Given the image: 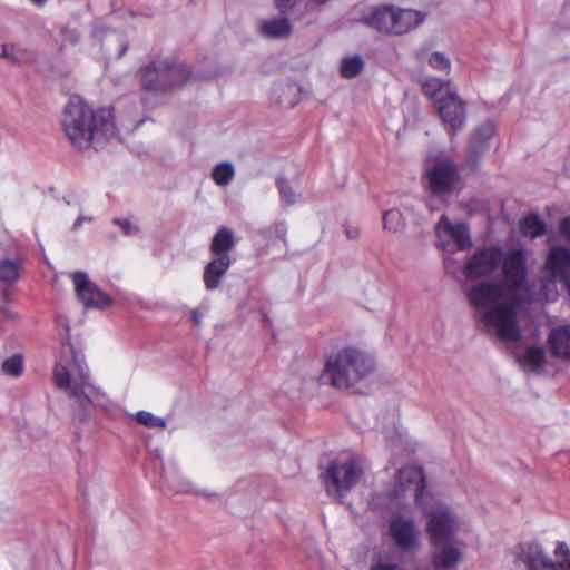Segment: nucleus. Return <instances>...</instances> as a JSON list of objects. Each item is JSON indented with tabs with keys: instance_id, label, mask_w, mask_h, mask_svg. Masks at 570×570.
Listing matches in <instances>:
<instances>
[{
	"instance_id": "37",
	"label": "nucleus",
	"mask_w": 570,
	"mask_h": 570,
	"mask_svg": "<svg viewBox=\"0 0 570 570\" xmlns=\"http://www.w3.org/2000/svg\"><path fill=\"white\" fill-rule=\"evenodd\" d=\"M112 223L117 225L126 236H132L139 232L138 225L128 218H114Z\"/></svg>"
},
{
	"instance_id": "23",
	"label": "nucleus",
	"mask_w": 570,
	"mask_h": 570,
	"mask_svg": "<svg viewBox=\"0 0 570 570\" xmlns=\"http://www.w3.org/2000/svg\"><path fill=\"white\" fill-rule=\"evenodd\" d=\"M495 134V126L492 121H485L478 127L471 138V150L474 156H480L488 147V141Z\"/></svg>"
},
{
	"instance_id": "42",
	"label": "nucleus",
	"mask_w": 570,
	"mask_h": 570,
	"mask_svg": "<svg viewBox=\"0 0 570 570\" xmlns=\"http://www.w3.org/2000/svg\"><path fill=\"white\" fill-rule=\"evenodd\" d=\"M91 222H92V217L79 215L78 218L76 219V222L73 223L72 229L77 230L81 227V225L83 223H91Z\"/></svg>"
},
{
	"instance_id": "14",
	"label": "nucleus",
	"mask_w": 570,
	"mask_h": 570,
	"mask_svg": "<svg viewBox=\"0 0 570 570\" xmlns=\"http://www.w3.org/2000/svg\"><path fill=\"white\" fill-rule=\"evenodd\" d=\"M446 131L455 134L465 125V105L458 94L448 96L435 106Z\"/></svg>"
},
{
	"instance_id": "27",
	"label": "nucleus",
	"mask_w": 570,
	"mask_h": 570,
	"mask_svg": "<svg viewBox=\"0 0 570 570\" xmlns=\"http://www.w3.org/2000/svg\"><path fill=\"white\" fill-rule=\"evenodd\" d=\"M277 104L284 108L293 107L298 100V88L292 83L279 85L274 88Z\"/></svg>"
},
{
	"instance_id": "26",
	"label": "nucleus",
	"mask_w": 570,
	"mask_h": 570,
	"mask_svg": "<svg viewBox=\"0 0 570 570\" xmlns=\"http://www.w3.org/2000/svg\"><path fill=\"white\" fill-rule=\"evenodd\" d=\"M520 233L528 238H537L546 233V223L537 214H529L519 223Z\"/></svg>"
},
{
	"instance_id": "9",
	"label": "nucleus",
	"mask_w": 570,
	"mask_h": 570,
	"mask_svg": "<svg viewBox=\"0 0 570 570\" xmlns=\"http://www.w3.org/2000/svg\"><path fill=\"white\" fill-rule=\"evenodd\" d=\"M425 179L433 194H446L453 190L459 181L456 165L446 156H439L428 160Z\"/></svg>"
},
{
	"instance_id": "45",
	"label": "nucleus",
	"mask_w": 570,
	"mask_h": 570,
	"mask_svg": "<svg viewBox=\"0 0 570 570\" xmlns=\"http://www.w3.org/2000/svg\"><path fill=\"white\" fill-rule=\"evenodd\" d=\"M313 1L318 3V4H322V3L326 2L327 0H313Z\"/></svg>"
},
{
	"instance_id": "44",
	"label": "nucleus",
	"mask_w": 570,
	"mask_h": 570,
	"mask_svg": "<svg viewBox=\"0 0 570 570\" xmlns=\"http://www.w3.org/2000/svg\"><path fill=\"white\" fill-rule=\"evenodd\" d=\"M203 315L198 309L191 311V321L196 326H199L202 324Z\"/></svg>"
},
{
	"instance_id": "32",
	"label": "nucleus",
	"mask_w": 570,
	"mask_h": 570,
	"mask_svg": "<svg viewBox=\"0 0 570 570\" xmlns=\"http://www.w3.org/2000/svg\"><path fill=\"white\" fill-rule=\"evenodd\" d=\"M105 46H106V52L110 57H115V58H121L128 49L127 41L121 40L119 38V36L116 33H109L106 37Z\"/></svg>"
},
{
	"instance_id": "16",
	"label": "nucleus",
	"mask_w": 570,
	"mask_h": 570,
	"mask_svg": "<svg viewBox=\"0 0 570 570\" xmlns=\"http://www.w3.org/2000/svg\"><path fill=\"white\" fill-rule=\"evenodd\" d=\"M392 35L406 33L416 28L423 21V16L421 12L415 10L401 9L392 6Z\"/></svg>"
},
{
	"instance_id": "6",
	"label": "nucleus",
	"mask_w": 570,
	"mask_h": 570,
	"mask_svg": "<svg viewBox=\"0 0 570 570\" xmlns=\"http://www.w3.org/2000/svg\"><path fill=\"white\" fill-rule=\"evenodd\" d=\"M552 559L539 541L531 540L512 549L513 563L523 570H570V549L563 541L557 542Z\"/></svg>"
},
{
	"instance_id": "19",
	"label": "nucleus",
	"mask_w": 570,
	"mask_h": 570,
	"mask_svg": "<svg viewBox=\"0 0 570 570\" xmlns=\"http://www.w3.org/2000/svg\"><path fill=\"white\" fill-rule=\"evenodd\" d=\"M423 94L433 100L434 106L440 104V100L448 99V96L456 94L454 87L450 81H444L438 78H428L422 83Z\"/></svg>"
},
{
	"instance_id": "3",
	"label": "nucleus",
	"mask_w": 570,
	"mask_h": 570,
	"mask_svg": "<svg viewBox=\"0 0 570 570\" xmlns=\"http://www.w3.org/2000/svg\"><path fill=\"white\" fill-rule=\"evenodd\" d=\"M61 124L70 142L78 149L100 147L117 134L111 109L94 110L81 97L72 96L63 108Z\"/></svg>"
},
{
	"instance_id": "13",
	"label": "nucleus",
	"mask_w": 570,
	"mask_h": 570,
	"mask_svg": "<svg viewBox=\"0 0 570 570\" xmlns=\"http://www.w3.org/2000/svg\"><path fill=\"white\" fill-rule=\"evenodd\" d=\"M543 271L567 291L570 288V249L564 246H553L547 256Z\"/></svg>"
},
{
	"instance_id": "30",
	"label": "nucleus",
	"mask_w": 570,
	"mask_h": 570,
	"mask_svg": "<svg viewBox=\"0 0 570 570\" xmlns=\"http://www.w3.org/2000/svg\"><path fill=\"white\" fill-rule=\"evenodd\" d=\"M417 58L421 61H426L433 69L439 71H449L451 68V60L442 52L435 51L428 53L420 51Z\"/></svg>"
},
{
	"instance_id": "29",
	"label": "nucleus",
	"mask_w": 570,
	"mask_h": 570,
	"mask_svg": "<svg viewBox=\"0 0 570 570\" xmlns=\"http://www.w3.org/2000/svg\"><path fill=\"white\" fill-rule=\"evenodd\" d=\"M276 186L278 188L283 206H293L299 200L301 195L295 190L293 183L284 178H278L276 180Z\"/></svg>"
},
{
	"instance_id": "12",
	"label": "nucleus",
	"mask_w": 570,
	"mask_h": 570,
	"mask_svg": "<svg viewBox=\"0 0 570 570\" xmlns=\"http://www.w3.org/2000/svg\"><path fill=\"white\" fill-rule=\"evenodd\" d=\"M71 277L76 295L86 308H104L110 304V297L89 281L86 273L75 272Z\"/></svg>"
},
{
	"instance_id": "8",
	"label": "nucleus",
	"mask_w": 570,
	"mask_h": 570,
	"mask_svg": "<svg viewBox=\"0 0 570 570\" xmlns=\"http://www.w3.org/2000/svg\"><path fill=\"white\" fill-rule=\"evenodd\" d=\"M363 473L364 463L362 459L354 455L336 459L325 472L326 490L330 494L344 497L358 483Z\"/></svg>"
},
{
	"instance_id": "11",
	"label": "nucleus",
	"mask_w": 570,
	"mask_h": 570,
	"mask_svg": "<svg viewBox=\"0 0 570 570\" xmlns=\"http://www.w3.org/2000/svg\"><path fill=\"white\" fill-rule=\"evenodd\" d=\"M389 535L395 546L404 552H416L422 544L415 520L400 513L389 519Z\"/></svg>"
},
{
	"instance_id": "31",
	"label": "nucleus",
	"mask_w": 570,
	"mask_h": 570,
	"mask_svg": "<svg viewBox=\"0 0 570 570\" xmlns=\"http://www.w3.org/2000/svg\"><path fill=\"white\" fill-rule=\"evenodd\" d=\"M364 62L360 56L345 57L341 62V75L351 79L356 77L363 69Z\"/></svg>"
},
{
	"instance_id": "28",
	"label": "nucleus",
	"mask_w": 570,
	"mask_h": 570,
	"mask_svg": "<svg viewBox=\"0 0 570 570\" xmlns=\"http://www.w3.org/2000/svg\"><path fill=\"white\" fill-rule=\"evenodd\" d=\"M234 176L235 167L229 161H222L217 164L212 171L213 180L215 181L216 185L222 187L229 185Z\"/></svg>"
},
{
	"instance_id": "22",
	"label": "nucleus",
	"mask_w": 570,
	"mask_h": 570,
	"mask_svg": "<svg viewBox=\"0 0 570 570\" xmlns=\"http://www.w3.org/2000/svg\"><path fill=\"white\" fill-rule=\"evenodd\" d=\"M392 17V6H382L374 8L371 11V13L365 18V21L370 27L381 32L391 33Z\"/></svg>"
},
{
	"instance_id": "39",
	"label": "nucleus",
	"mask_w": 570,
	"mask_h": 570,
	"mask_svg": "<svg viewBox=\"0 0 570 570\" xmlns=\"http://www.w3.org/2000/svg\"><path fill=\"white\" fill-rule=\"evenodd\" d=\"M298 0H275V6L279 10L281 13H286L291 10H293Z\"/></svg>"
},
{
	"instance_id": "10",
	"label": "nucleus",
	"mask_w": 570,
	"mask_h": 570,
	"mask_svg": "<svg viewBox=\"0 0 570 570\" xmlns=\"http://www.w3.org/2000/svg\"><path fill=\"white\" fill-rule=\"evenodd\" d=\"M435 234L438 245L444 253L454 254L472 246L468 226L463 223L452 224L444 215L435 226Z\"/></svg>"
},
{
	"instance_id": "36",
	"label": "nucleus",
	"mask_w": 570,
	"mask_h": 570,
	"mask_svg": "<svg viewBox=\"0 0 570 570\" xmlns=\"http://www.w3.org/2000/svg\"><path fill=\"white\" fill-rule=\"evenodd\" d=\"M368 570H407L401 562L391 558H380L374 561ZM415 570H430L428 568H416Z\"/></svg>"
},
{
	"instance_id": "25",
	"label": "nucleus",
	"mask_w": 570,
	"mask_h": 570,
	"mask_svg": "<svg viewBox=\"0 0 570 570\" xmlns=\"http://www.w3.org/2000/svg\"><path fill=\"white\" fill-rule=\"evenodd\" d=\"M22 271V263L19 257H7L0 259V282L6 284L16 283Z\"/></svg>"
},
{
	"instance_id": "17",
	"label": "nucleus",
	"mask_w": 570,
	"mask_h": 570,
	"mask_svg": "<svg viewBox=\"0 0 570 570\" xmlns=\"http://www.w3.org/2000/svg\"><path fill=\"white\" fill-rule=\"evenodd\" d=\"M548 344L551 353L561 360H570V325H561L551 330Z\"/></svg>"
},
{
	"instance_id": "7",
	"label": "nucleus",
	"mask_w": 570,
	"mask_h": 570,
	"mask_svg": "<svg viewBox=\"0 0 570 570\" xmlns=\"http://www.w3.org/2000/svg\"><path fill=\"white\" fill-rule=\"evenodd\" d=\"M139 76L141 87L154 92L171 91L191 80L204 78L194 75L186 65L169 62L166 59L155 60L145 66Z\"/></svg>"
},
{
	"instance_id": "21",
	"label": "nucleus",
	"mask_w": 570,
	"mask_h": 570,
	"mask_svg": "<svg viewBox=\"0 0 570 570\" xmlns=\"http://www.w3.org/2000/svg\"><path fill=\"white\" fill-rule=\"evenodd\" d=\"M235 244L234 233L229 228L222 226L214 235L209 250L214 257L229 255Z\"/></svg>"
},
{
	"instance_id": "33",
	"label": "nucleus",
	"mask_w": 570,
	"mask_h": 570,
	"mask_svg": "<svg viewBox=\"0 0 570 570\" xmlns=\"http://www.w3.org/2000/svg\"><path fill=\"white\" fill-rule=\"evenodd\" d=\"M2 373L11 376L19 377L22 375L24 365L23 357L20 354H14L2 362L1 366Z\"/></svg>"
},
{
	"instance_id": "18",
	"label": "nucleus",
	"mask_w": 570,
	"mask_h": 570,
	"mask_svg": "<svg viewBox=\"0 0 570 570\" xmlns=\"http://www.w3.org/2000/svg\"><path fill=\"white\" fill-rule=\"evenodd\" d=\"M261 33L268 39H284L291 36L293 28L285 17H273L261 21Z\"/></svg>"
},
{
	"instance_id": "34",
	"label": "nucleus",
	"mask_w": 570,
	"mask_h": 570,
	"mask_svg": "<svg viewBox=\"0 0 570 570\" xmlns=\"http://www.w3.org/2000/svg\"><path fill=\"white\" fill-rule=\"evenodd\" d=\"M382 220L384 229L393 233L402 230L405 224L402 213L397 209L386 210Z\"/></svg>"
},
{
	"instance_id": "35",
	"label": "nucleus",
	"mask_w": 570,
	"mask_h": 570,
	"mask_svg": "<svg viewBox=\"0 0 570 570\" xmlns=\"http://www.w3.org/2000/svg\"><path fill=\"white\" fill-rule=\"evenodd\" d=\"M135 419L139 424L147 428H166V421L164 419L155 416L153 413L147 411L137 412Z\"/></svg>"
},
{
	"instance_id": "4",
	"label": "nucleus",
	"mask_w": 570,
	"mask_h": 570,
	"mask_svg": "<svg viewBox=\"0 0 570 570\" xmlns=\"http://www.w3.org/2000/svg\"><path fill=\"white\" fill-rule=\"evenodd\" d=\"M53 381L79 406L86 407L91 402L95 387L90 382L85 356L69 342L61 344L53 368Z\"/></svg>"
},
{
	"instance_id": "38",
	"label": "nucleus",
	"mask_w": 570,
	"mask_h": 570,
	"mask_svg": "<svg viewBox=\"0 0 570 570\" xmlns=\"http://www.w3.org/2000/svg\"><path fill=\"white\" fill-rule=\"evenodd\" d=\"M0 58H4L9 61L17 62L20 59L18 49L13 43L0 45Z\"/></svg>"
},
{
	"instance_id": "5",
	"label": "nucleus",
	"mask_w": 570,
	"mask_h": 570,
	"mask_svg": "<svg viewBox=\"0 0 570 570\" xmlns=\"http://www.w3.org/2000/svg\"><path fill=\"white\" fill-rule=\"evenodd\" d=\"M374 368L372 356L360 348L345 346L326 356L320 380L324 384L345 390L366 379Z\"/></svg>"
},
{
	"instance_id": "15",
	"label": "nucleus",
	"mask_w": 570,
	"mask_h": 570,
	"mask_svg": "<svg viewBox=\"0 0 570 570\" xmlns=\"http://www.w3.org/2000/svg\"><path fill=\"white\" fill-rule=\"evenodd\" d=\"M232 258L229 255L213 257L204 267L203 281L207 291L217 289L229 267Z\"/></svg>"
},
{
	"instance_id": "41",
	"label": "nucleus",
	"mask_w": 570,
	"mask_h": 570,
	"mask_svg": "<svg viewBox=\"0 0 570 570\" xmlns=\"http://www.w3.org/2000/svg\"><path fill=\"white\" fill-rule=\"evenodd\" d=\"M444 268H445L446 273L454 276L456 273V263L451 257H448L444 259Z\"/></svg>"
},
{
	"instance_id": "43",
	"label": "nucleus",
	"mask_w": 570,
	"mask_h": 570,
	"mask_svg": "<svg viewBox=\"0 0 570 570\" xmlns=\"http://www.w3.org/2000/svg\"><path fill=\"white\" fill-rule=\"evenodd\" d=\"M345 234L351 239H356L360 236V230L356 227H346Z\"/></svg>"
},
{
	"instance_id": "24",
	"label": "nucleus",
	"mask_w": 570,
	"mask_h": 570,
	"mask_svg": "<svg viewBox=\"0 0 570 570\" xmlns=\"http://www.w3.org/2000/svg\"><path fill=\"white\" fill-rule=\"evenodd\" d=\"M557 282H559V279H553L551 276H549L548 274H546L543 272V276H542V288L541 291L537 294L534 292V288H533V285L532 283L529 281L530 283V286L532 288V293H533V299L530 301L522 309L521 312H523L532 302L534 301H538V302H541V303H549V302H553L557 297H558V288H557Z\"/></svg>"
},
{
	"instance_id": "20",
	"label": "nucleus",
	"mask_w": 570,
	"mask_h": 570,
	"mask_svg": "<svg viewBox=\"0 0 570 570\" xmlns=\"http://www.w3.org/2000/svg\"><path fill=\"white\" fill-rule=\"evenodd\" d=\"M519 365L523 371L540 372L546 364V352L541 346H528L522 354L518 356Z\"/></svg>"
},
{
	"instance_id": "1",
	"label": "nucleus",
	"mask_w": 570,
	"mask_h": 570,
	"mask_svg": "<svg viewBox=\"0 0 570 570\" xmlns=\"http://www.w3.org/2000/svg\"><path fill=\"white\" fill-rule=\"evenodd\" d=\"M528 258L523 247L503 250L488 245L478 248L462 266L465 279L472 282L462 291L478 325L504 344L521 341L519 314L533 299Z\"/></svg>"
},
{
	"instance_id": "40",
	"label": "nucleus",
	"mask_w": 570,
	"mask_h": 570,
	"mask_svg": "<svg viewBox=\"0 0 570 570\" xmlns=\"http://www.w3.org/2000/svg\"><path fill=\"white\" fill-rule=\"evenodd\" d=\"M560 232L564 236V238L570 240V216L561 222Z\"/></svg>"
},
{
	"instance_id": "2",
	"label": "nucleus",
	"mask_w": 570,
	"mask_h": 570,
	"mask_svg": "<svg viewBox=\"0 0 570 570\" xmlns=\"http://www.w3.org/2000/svg\"><path fill=\"white\" fill-rule=\"evenodd\" d=\"M390 505L404 509L413 499L425 517V533L434 550L431 564L434 570H456L465 556L466 543L455 537L461 518L450 505L435 500L426 489L423 470L406 465L397 471L395 484L389 492Z\"/></svg>"
}]
</instances>
